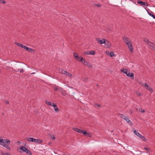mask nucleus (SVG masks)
Returning a JSON list of instances; mask_svg holds the SVG:
<instances>
[{"mask_svg":"<svg viewBox=\"0 0 155 155\" xmlns=\"http://www.w3.org/2000/svg\"><path fill=\"white\" fill-rule=\"evenodd\" d=\"M123 39L127 45L128 48L130 50V52H133V47L132 45V41L131 40L127 37L124 36L123 37Z\"/></svg>","mask_w":155,"mask_h":155,"instance_id":"obj_1","label":"nucleus"},{"mask_svg":"<svg viewBox=\"0 0 155 155\" xmlns=\"http://www.w3.org/2000/svg\"><path fill=\"white\" fill-rule=\"evenodd\" d=\"M20 149L22 150L23 151L27 153L29 155H31L32 153L27 148L24 146H21L20 147Z\"/></svg>","mask_w":155,"mask_h":155,"instance_id":"obj_2","label":"nucleus"},{"mask_svg":"<svg viewBox=\"0 0 155 155\" xmlns=\"http://www.w3.org/2000/svg\"><path fill=\"white\" fill-rule=\"evenodd\" d=\"M27 140L29 142H32L34 143L42 142V141L40 139H35L33 138H28L27 139Z\"/></svg>","mask_w":155,"mask_h":155,"instance_id":"obj_3","label":"nucleus"},{"mask_svg":"<svg viewBox=\"0 0 155 155\" xmlns=\"http://www.w3.org/2000/svg\"><path fill=\"white\" fill-rule=\"evenodd\" d=\"M134 132L137 136L141 138L142 140L144 141H146L147 140L145 138V137L140 134L136 130H134Z\"/></svg>","mask_w":155,"mask_h":155,"instance_id":"obj_4","label":"nucleus"},{"mask_svg":"<svg viewBox=\"0 0 155 155\" xmlns=\"http://www.w3.org/2000/svg\"><path fill=\"white\" fill-rule=\"evenodd\" d=\"M72 129L77 132L84 134H85L86 133V131L85 130H80L75 127H73Z\"/></svg>","mask_w":155,"mask_h":155,"instance_id":"obj_5","label":"nucleus"},{"mask_svg":"<svg viewBox=\"0 0 155 155\" xmlns=\"http://www.w3.org/2000/svg\"><path fill=\"white\" fill-rule=\"evenodd\" d=\"M96 40L100 44H106V42L108 43V41H107L106 40L103 39L100 40L99 38H96Z\"/></svg>","mask_w":155,"mask_h":155,"instance_id":"obj_6","label":"nucleus"},{"mask_svg":"<svg viewBox=\"0 0 155 155\" xmlns=\"http://www.w3.org/2000/svg\"><path fill=\"white\" fill-rule=\"evenodd\" d=\"M60 72L65 75H67V76H69L70 77H72V76L71 74L69 73V72H67V71H65L62 69H61L60 71Z\"/></svg>","mask_w":155,"mask_h":155,"instance_id":"obj_7","label":"nucleus"},{"mask_svg":"<svg viewBox=\"0 0 155 155\" xmlns=\"http://www.w3.org/2000/svg\"><path fill=\"white\" fill-rule=\"evenodd\" d=\"M144 85L146 89H147L149 91H150L151 93L153 92V90L150 86L148 85L147 83H144Z\"/></svg>","mask_w":155,"mask_h":155,"instance_id":"obj_8","label":"nucleus"},{"mask_svg":"<svg viewBox=\"0 0 155 155\" xmlns=\"http://www.w3.org/2000/svg\"><path fill=\"white\" fill-rule=\"evenodd\" d=\"M15 44L17 45L19 47H21L22 48L25 49H28V47L20 43H17L16 42L15 43Z\"/></svg>","mask_w":155,"mask_h":155,"instance_id":"obj_9","label":"nucleus"},{"mask_svg":"<svg viewBox=\"0 0 155 155\" xmlns=\"http://www.w3.org/2000/svg\"><path fill=\"white\" fill-rule=\"evenodd\" d=\"M81 61L82 63L84 65L87 66L89 63L86 61L84 58L82 57H81L80 58Z\"/></svg>","mask_w":155,"mask_h":155,"instance_id":"obj_10","label":"nucleus"},{"mask_svg":"<svg viewBox=\"0 0 155 155\" xmlns=\"http://www.w3.org/2000/svg\"><path fill=\"white\" fill-rule=\"evenodd\" d=\"M124 120H125L127 122V123H128L130 125L132 126L133 125L132 123L128 117L127 116L126 119H125Z\"/></svg>","mask_w":155,"mask_h":155,"instance_id":"obj_11","label":"nucleus"},{"mask_svg":"<svg viewBox=\"0 0 155 155\" xmlns=\"http://www.w3.org/2000/svg\"><path fill=\"white\" fill-rule=\"evenodd\" d=\"M127 76L130 77H131L132 79L134 78V74L133 73H130L129 71L126 74Z\"/></svg>","mask_w":155,"mask_h":155,"instance_id":"obj_12","label":"nucleus"},{"mask_svg":"<svg viewBox=\"0 0 155 155\" xmlns=\"http://www.w3.org/2000/svg\"><path fill=\"white\" fill-rule=\"evenodd\" d=\"M46 104L49 106H55V104L54 103H52L50 101H45Z\"/></svg>","mask_w":155,"mask_h":155,"instance_id":"obj_13","label":"nucleus"},{"mask_svg":"<svg viewBox=\"0 0 155 155\" xmlns=\"http://www.w3.org/2000/svg\"><path fill=\"white\" fill-rule=\"evenodd\" d=\"M151 43H150L148 45L151 47V49L152 50L155 49V45L153 43L151 42Z\"/></svg>","mask_w":155,"mask_h":155,"instance_id":"obj_14","label":"nucleus"},{"mask_svg":"<svg viewBox=\"0 0 155 155\" xmlns=\"http://www.w3.org/2000/svg\"><path fill=\"white\" fill-rule=\"evenodd\" d=\"M4 142V144H6L7 143L8 145H9L10 144V141L9 140H3ZM2 144L1 143V145L2 146Z\"/></svg>","mask_w":155,"mask_h":155,"instance_id":"obj_15","label":"nucleus"},{"mask_svg":"<svg viewBox=\"0 0 155 155\" xmlns=\"http://www.w3.org/2000/svg\"><path fill=\"white\" fill-rule=\"evenodd\" d=\"M137 3L140 4V5H142L143 7H144V6L145 5V2L142 1L138 0L137 2Z\"/></svg>","mask_w":155,"mask_h":155,"instance_id":"obj_16","label":"nucleus"},{"mask_svg":"<svg viewBox=\"0 0 155 155\" xmlns=\"http://www.w3.org/2000/svg\"><path fill=\"white\" fill-rule=\"evenodd\" d=\"M120 71H121L123 72L125 74H126L129 71L128 70V69L124 68L121 69L120 70Z\"/></svg>","mask_w":155,"mask_h":155,"instance_id":"obj_17","label":"nucleus"},{"mask_svg":"<svg viewBox=\"0 0 155 155\" xmlns=\"http://www.w3.org/2000/svg\"><path fill=\"white\" fill-rule=\"evenodd\" d=\"M143 41L145 42H146L147 44L148 45L150 44L151 43L150 41L147 39L146 38H143Z\"/></svg>","mask_w":155,"mask_h":155,"instance_id":"obj_18","label":"nucleus"},{"mask_svg":"<svg viewBox=\"0 0 155 155\" xmlns=\"http://www.w3.org/2000/svg\"><path fill=\"white\" fill-rule=\"evenodd\" d=\"M28 48L27 49H25V50L27 51L28 52H34L35 51V50L31 49L30 48L28 47Z\"/></svg>","mask_w":155,"mask_h":155,"instance_id":"obj_19","label":"nucleus"},{"mask_svg":"<svg viewBox=\"0 0 155 155\" xmlns=\"http://www.w3.org/2000/svg\"><path fill=\"white\" fill-rule=\"evenodd\" d=\"M55 106H53L54 107V109L55 112H57L59 111V109L58 108L57 105L55 104Z\"/></svg>","mask_w":155,"mask_h":155,"instance_id":"obj_20","label":"nucleus"},{"mask_svg":"<svg viewBox=\"0 0 155 155\" xmlns=\"http://www.w3.org/2000/svg\"><path fill=\"white\" fill-rule=\"evenodd\" d=\"M14 71L15 72H18L19 71L21 73H24V70L23 69H18L17 71H15V70H14Z\"/></svg>","mask_w":155,"mask_h":155,"instance_id":"obj_21","label":"nucleus"},{"mask_svg":"<svg viewBox=\"0 0 155 155\" xmlns=\"http://www.w3.org/2000/svg\"><path fill=\"white\" fill-rule=\"evenodd\" d=\"M2 146L8 150H9L10 149V148L6 144H4H4H2Z\"/></svg>","mask_w":155,"mask_h":155,"instance_id":"obj_22","label":"nucleus"},{"mask_svg":"<svg viewBox=\"0 0 155 155\" xmlns=\"http://www.w3.org/2000/svg\"><path fill=\"white\" fill-rule=\"evenodd\" d=\"M84 135L86 136H87L90 137H91L92 136V134L91 133H87V132Z\"/></svg>","mask_w":155,"mask_h":155,"instance_id":"obj_23","label":"nucleus"},{"mask_svg":"<svg viewBox=\"0 0 155 155\" xmlns=\"http://www.w3.org/2000/svg\"><path fill=\"white\" fill-rule=\"evenodd\" d=\"M1 154L2 155H11V154L9 153H3L2 152L1 153Z\"/></svg>","mask_w":155,"mask_h":155,"instance_id":"obj_24","label":"nucleus"},{"mask_svg":"<svg viewBox=\"0 0 155 155\" xmlns=\"http://www.w3.org/2000/svg\"><path fill=\"white\" fill-rule=\"evenodd\" d=\"M95 54V52L94 51H90V54L94 55Z\"/></svg>","mask_w":155,"mask_h":155,"instance_id":"obj_25","label":"nucleus"},{"mask_svg":"<svg viewBox=\"0 0 155 155\" xmlns=\"http://www.w3.org/2000/svg\"><path fill=\"white\" fill-rule=\"evenodd\" d=\"M61 89V88H59L58 87V86H56L54 88V90L55 91H58L59 89Z\"/></svg>","mask_w":155,"mask_h":155,"instance_id":"obj_26","label":"nucleus"},{"mask_svg":"<svg viewBox=\"0 0 155 155\" xmlns=\"http://www.w3.org/2000/svg\"><path fill=\"white\" fill-rule=\"evenodd\" d=\"M94 6L95 7H100L101 6V5L100 4H94Z\"/></svg>","mask_w":155,"mask_h":155,"instance_id":"obj_27","label":"nucleus"},{"mask_svg":"<svg viewBox=\"0 0 155 155\" xmlns=\"http://www.w3.org/2000/svg\"><path fill=\"white\" fill-rule=\"evenodd\" d=\"M126 117H127L126 116H125V115H124L123 114H121V116H120L121 118H122L124 119V120L125 119H126Z\"/></svg>","mask_w":155,"mask_h":155,"instance_id":"obj_28","label":"nucleus"},{"mask_svg":"<svg viewBox=\"0 0 155 155\" xmlns=\"http://www.w3.org/2000/svg\"><path fill=\"white\" fill-rule=\"evenodd\" d=\"M114 55V54L113 52H110L109 55L110 57H113Z\"/></svg>","mask_w":155,"mask_h":155,"instance_id":"obj_29","label":"nucleus"},{"mask_svg":"<svg viewBox=\"0 0 155 155\" xmlns=\"http://www.w3.org/2000/svg\"><path fill=\"white\" fill-rule=\"evenodd\" d=\"M81 58V57H80L78 56L77 58L76 57V58H75L77 61H81L80 60V58Z\"/></svg>","mask_w":155,"mask_h":155,"instance_id":"obj_30","label":"nucleus"},{"mask_svg":"<svg viewBox=\"0 0 155 155\" xmlns=\"http://www.w3.org/2000/svg\"><path fill=\"white\" fill-rule=\"evenodd\" d=\"M73 55L75 58H76V57L77 58L78 56L76 52L74 53Z\"/></svg>","mask_w":155,"mask_h":155,"instance_id":"obj_31","label":"nucleus"},{"mask_svg":"<svg viewBox=\"0 0 155 155\" xmlns=\"http://www.w3.org/2000/svg\"><path fill=\"white\" fill-rule=\"evenodd\" d=\"M90 51H86L84 52V54H90Z\"/></svg>","mask_w":155,"mask_h":155,"instance_id":"obj_32","label":"nucleus"},{"mask_svg":"<svg viewBox=\"0 0 155 155\" xmlns=\"http://www.w3.org/2000/svg\"><path fill=\"white\" fill-rule=\"evenodd\" d=\"M139 111L142 113H145V110H142L141 108H139Z\"/></svg>","mask_w":155,"mask_h":155,"instance_id":"obj_33","label":"nucleus"},{"mask_svg":"<svg viewBox=\"0 0 155 155\" xmlns=\"http://www.w3.org/2000/svg\"><path fill=\"white\" fill-rule=\"evenodd\" d=\"M0 2L2 3H4L5 4L6 3V2L4 0H0Z\"/></svg>","mask_w":155,"mask_h":155,"instance_id":"obj_34","label":"nucleus"},{"mask_svg":"<svg viewBox=\"0 0 155 155\" xmlns=\"http://www.w3.org/2000/svg\"><path fill=\"white\" fill-rule=\"evenodd\" d=\"M144 149L146 151H149L150 150V149L149 148L145 147H144Z\"/></svg>","mask_w":155,"mask_h":155,"instance_id":"obj_35","label":"nucleus"},{"mask_svg":"<svg viewBox=\"0 0 155 155\" xmlns=\"http://www.w3.org/2000/svg\"><path fill=\"white\" fill-rule=\"evenodd\" d=\"M147 12H148V14L150 15L152 17V15H153V12H152V13H150L149 12H148V11H147Z\"/></svg>","mask_w":155,"mask_h":155,"instance_id":"obj_36","label":"nucleus"},{"mask_svg":"<svg viewBox=\"0 0 155 155\" xmlns=\"http://www.w3.org/2000/svg\"><path fill=\"white\" fill-rule=\"evenodd\" d=\"M136 94L138 96H140L141 95V94H140V93L139 92H137L136 93Z\"/></svg>","mask_w":155,"mask_h":155,"instance_id":"obj_37","label":"nucleus"},{"mask_svg":"<svg viewBox=\"0 0 155 155\" xmlns=\"http://www.w3.org/2000/svg\"><path fill=\"white\" fill-rule=\"evenodd\" d=\"M87 66H88L90 68H92V66L90 64V63H88Z\"/></svg>","mask_w":155,"mask_h":155,"instance_id":"obj_38","label":"nucleus"},{"mask_svg":"<svg viewBox=\"0 0 155 155\" xmlns=\"http://www.w3.org/2000/svg\"><path fill=\"white\" fill-rule=\"evenodd\" d=\"M1 143H2V144H4L3 140H0V144H1Z\"/></svg>","mask_w":155,"mask_h":155,"instance_id":"obj_39","label":"nucleus"},{"mask_svg":"<svg viewBox=\"0 0 155 155\" xmlns=\"http://www.w3.org/2000/svg\"><path fill=\"white\" fill-rule=\"evenodd\" d=\"M95 105L97 106L98 107H100L101 106V105L97 103H96L95 104Z\"/></svg>","mask_w":155,"mask_h":155,"instance_id":"obj_40","label":"nucleus"},{"mask_svg":"<svg viewBox=\"0 0 155 155\" xmlns=\"http://www.w3.org/2000/svg\"><path fill=\"white\" fill-rule=\"evenodd\" d=\"M88 80V78H84V81H87Z\"/></svg>","mask_w":155,"mask_h":155,"instance_id":"obj_41","label":"nucleus"},{"mask_svg":"<svg viewBox=\"0 0 155 155\" xmlns=\"http://www.w3.org/2000/svg\"><path fill=\"white\" fill-rule=\"evenodd\" d=\"M52 136L53 137H51L52 139H53V140L55 139L56 138L54 137V135H53Z\"/></svg>","mask_w":155,"mask_h":155,"instance_id":"obj_42","label":"nucleus"},{"mask_svg":"<svg viewBox=\"0 0 155 155\" xmlns=\"http://www.w3.org/2000/svg\"><path fill=\"white\" fill-rule=\"evenodd\" d=\"M106 53L107 54H109L110 52H109V51H106Z\"/></svg>","mask_w":155,"mask_h":155,"instance_id":"obj_43","label":"nucleus"},{"mask_svg":"<svg viewBox=\"0 0 155 155\" xmlns=\"http://www.w3.org/2000/svg\"><path fill=\"white\" fill-rule=\"evenodd\" d=\"M148 4L147 2H145V5L147 6H148Z\"/></svg>","mask_w":155,"mask_h":155,"instance_id":"obj_44","label":"nucleus"},{"mask_svg":"<svg viewBox=\"0 0 155 155\" xmlns=\"http://www.w3.org/2000/svg\"><path fill=\"white\" fill-rule=\"evenodd\" d=\"M6 104H9V102L8 101H6Z\"/></svg>","mask_w":155,"mask_h":155,"instance_id":"obj_45","label":"nucleus"},{"mask_svg":"<svg viewBox=\"0 0 155 155\" xmlns=\"http://www.w3.org/2000/svg\"><path fill=\"white\" fill-rule=\"evenodd\" d=\"M152 17H153L154 19H155V15H152Z\"/></svg>","mask_w":155,"mask_h":155,"instance_id":"obj_46","label":"nucleus"},{"mask_svg":"<svg viewBox=\"0 0 155 155\" xmlns=\"http://www.w3.org/2000/svg\"><path fill=\"white\" fill-rule=\"evenodd\" d=\"M20 142L19 141H18L17 142V143L18 144H20Z\"/></svg>","mask_w":155,"mask_h":155,"instance_id":"obj_47","label":"nucleus"},{"mask_svg":"<svg viewBox=\"0 0 155 155\" xmlns=\"http://www.w3.org/2000/svg\"><path fill=\"white\" fill-rule=\"evenodd\" d=\"M35 74V73H31V74Z\"/></svg>","mask_w":155,"mask_h":155,"instance_id":"obj_48","label":"nucleus"},{"mask_svg":"<svg viewBox=\"0 0 155 155\" xmlns=\"http://www.w3.org/2000/svg\"><path fill=\"white\" fill-rule=\"evenodd\" d=\"M3 140V139H0V140Z\"/></svg>","mask_w":155,"mask_h":155,"instance_id":"obj_49","label":"nucleus"},{"mask_svg":"<svg viewBox=\"0 0 155 155\" xmlns=\"http://www.w3.org/2000/svg\"><path fill=\"white\" fill-rule=\"evenodd\" d=\"M154 50H155V49Z\"/></svg>","mask_w":155,"mask_h":155,"instance_id":"obj_50","label":"nucleus"}]
</instances>
